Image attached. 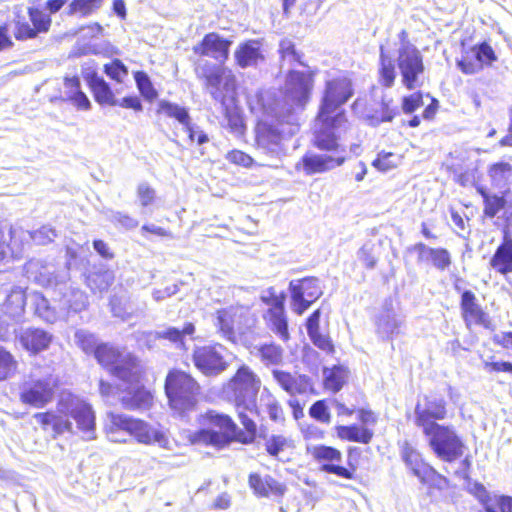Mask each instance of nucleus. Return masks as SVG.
I'll return each instance as SVG.
<instances>
[{"label":"nucleus","instance_id":"f257e3e1","mask_svg":"<svg viewBox=\"0 0 512 512\" xmlns=\"http://www.w3.org/2000/svg\"><path fill=\"white\" fill-rule=\"evenodd\" d=\"M250 110L261 119L256 126L257 149L269 158L280 161L287 155V143L299 131L296 113L278 110L276 94L261 91L247 98Z\"/></svg>","mask_w":512,"mask_h":512},{"label":"nucleus","instance_id":"f03ea898","mask_svg":"<svg viewBox=\"0 0 512 512\" xmlns=\"http://www.w3.org/2000/svg\"><path fill=\"white\" fill-rule=\"evenodd\" d=\"M72 418L78 430L86 440L95 438V414L90 404L82 398L70 393L62 392L55 411L36 413L34 419L46 430L52 427L55 435L73 432Z\"/></svg>","mask_w":512,"mask_h":512},{"label":"nucleus","instance_id":"7ed1b4c3","mask_svg":"<svg viewBox=\"0 0 512 512\" xmlns=\"http://www.w3.org/2000/svg\"><path fill=\"white\" fill-rule=\"evenodd\" d=\"M245 411L243 408L238 409L239 419L245 431L240 430L228 415L213 410L208 411L202 416V424L207 425L208 428L193 432L189 437L191 443L223 448L232 441L245 444L253 442L257 426Z\"/></svg>","mask_w":512,"mask_h":512},{"label":"nucleus","instance_id":"20e7f679","mask_svg":"<svg viewBox=\"0 0 512 512\" xmlns=\"http://www.w3.org/2000/svg\"><path fill=\"white\" fill-rule=\"evenodd\" d=\"M351 81L347 77H339L326 82L324 95L317 116L316 125L319 126L317 144L329 147L335 144L327 134L329 129L347 134L351 130L346 115L341 106L352 96Z\"/></svg>","mask_w":512,"mask_h":512},{"label":"nucleus","instance_id":"39448f33","mask_svg":"<svg viewBox=\"0 0 512 512\" xmlns=\"http://www.w3.org/2000/svg\"><path fill=\"white\" fill-rule=\"evenodd\" d=\"M378 82L385 88L394 85L396 78L395 63L401 76V83L408 90H413L422 85L421 77L425 66L423 55L416 46L406 44L402 49H396L395 60L391 58L384 46H380Z\"/></svg>","mask_w":512,"mask_h":512},{"label":"nucleus","instance_id":"423d86ee","mask_svg":"<svg viewBox=\"0 0 512 512\" xmlns=\"http://www.w3.org/2000/svg\"><path fill=\"white\" fill-rule=\"evenodd\" d=\"M318 133L319 126L316 125L313 143L319 150L326 151L327 153L317 154L308 152L302 157L301 161L296 165V169H302L307 175L324 173L332 170L343 165L346 160L345 147L341 143L346 136L345 133H339L338 131L329 129L327 134L330 136V140L335 142L333 145L329 143V147H321L317 144Z\"/></svg>","mask_w":512,"mask_h":512},{"label":"nucleus","instance_id":"0eeeda50","mask_svg":"<svg viewBox=\"0 0 512 512\" xmlns=\"http://www.w3.org/2000/svg\"><path fill=\"white\" fill-rule=\"evenodd\" d=\"M105 430L109 440L116 443L127 442V437H134L143 444L157 442L163 445L166 441L163 434L152 429L144 421L121 414L109 413Z\"/></svg>","mask_w":512,"mask_h":512},{"label":"nucleus","instance_id":"6e6552de","mask_svg":"<svg viewBox=\"0 0 512 512\" xmlns=\"http://www.w3.org/2000/svg\"><path fill=\"white\" fill-rule=\"evenodd\" d=\"M260 388L259 376L249 366L242 365L225 386V392L235 402L237 409L243 408L252 413Z\"/></svg>","mask_w":512,"mask_h":512},{"label":"nucleus","instance_id":"1a4fd4ad","mask_svg":"<svg viewBox=\"0 0 512 512\" xmlns=\"http://www.w3.org/2000/svg\"><path fill=\"white\" fill-rule=\"evenodd\" d=\"M200 386L194 378L179 370L170 371L165 381V391L172 409L183 413L193 409Z\"/></svg>","mask_w":512,"mask_h":512},{"label":"nucleus","instance_id":"9d476101","mask_svg":"<svg viewBox=\"0 0 512 512\" xmlns=\"http://www.w3.org/2000/svg\"><path fill=\"white\" fill-rule=\"evenodd\" d=\"M94 356L100 365L119 380L135 381L143 372L136 357L130 353L120 352L109 344H101Z\"/></svg>","mask_w":512,"mask_h":512},{"label":"nucleus","instance_id":"9b49d317","mask_svg":"<svg viewBox=\"0 0 512 512\" xmlns=\"http://www.w3.org/2000/svg\"><path fill=\"white\" fill-rule=\"evenodd\" d=\"M313 88V75L311 72H300L290 70L285 81L284 86V99L279 101L278 110L288 113H296L297 109H303L309 101L310 94Z\"/></svg>","mask_w":512,"mask_h":512},{"label":"nucleus","instance_id":"f8f14e48","mask_svg":"<svg viewBox=\"0 0 512 512\" xmlns=\"http://www.w3.org/2000/svg\"><path fill=\"white\" fill-rule=\"evenodd\" d=\"M422 432L438 458L453 462L462 456L464 445L453 427L439 424Z\"/></svg>","mask_w":512,"mask_h":512},{"label":"nucleus","instance_id":"ddd939ff","mask_svg":"<svg viewBox=\"0 0 512 512\" xmlns=\"http://www.w3.org/2000/svg\"><path fill=\"white\" fill-rule=\"evenodd\" d=\"M53 295L54 301L59 303V309L63 316L70 311L80 312L88 305L86 294L71 282L67 266L61 267V272L56 279V288L53 290Z\"/></svg>","mask_w":512,"mask_h":512},{"label":"nucleus","instance_id":"4468645a","mask_svg":"<svg viewBox=\"0 0 512 512\" xmlns=\"http://www.w3.org/2000/svg\"><path fill=\"white\" fill-rule=\"evenodd\" d=\"M56 386V380L51 375L30 378L20 388V400L34 408H43L53 400Z\"/></svg>","mask_w":512,"mask_h":512},{"label":"nucleus","instance_id":"2eb2a0df","mask_svg":"<svg viewBox=\"0 0 512 512\" xmlns=\"http://www.w3.org/2000/svg\"><path fill=\"white\" fill-rule=\"evenodd\" d=\"M289 291L291 309L297 315H302L323 294L319 280L315 277L292 280L289 283Z\"/></svg>","mask_w":512,"mask_h":512},{"label":"nucleus","instance_id":"dca6fc26","mask_svg":"<svg viewBox=\"0 0 512 512\" xmlns=\"http://www.w3.org/2000/svg\"><path fill=\"white\" fill-rule=\"evenodd\" d=\"M158 113H163L169 118L176 119L183 127V130L188 134V139L191 144L197 143L201 146L209 142L208 135L198 126L193 123L188 110L178 104L171 103L166 100H161L158 104Z\"/></svg>","mask_w":512,"mask_h":512},{"label":"nucleus","instance_id":"f3484780","mask_svg":"<svg viewBox=\"0 0 512 512\" xmlns=\"http://www.w3.org/2000/svg\"><path fill=\"white\" fill-rule=\"evenodd\" d=\"M223 64L213 63L205 58H199L195 62L194 71L196 77L203 81L204 87L210 93L211 97L225 106V96L220 89L223 81L224 68Z\"/></svg>","mask_w":512,"mask_h":512},{"label":"nucleus","instance_id":"a211bd4d","mask_svg":"<svg viewBox=\"0 0 512 512\" xmlns=\"http://www.w3.org/2000/svg\"><path fill=\"white\" fill-rule=\"evenodd\" d=\"M221 345H207L196 347L192 360L195 367L206 376H217L228 368L222 354Z\"/></svg>","mask_w":512,"mask_h":512},{"label":"nucleus","instance_id":"6ab92c4d","mask_svg":"<svg viewBox=\"0 0 512 512\" xmlns=\"http://www.w3.org/2000/svg\"><path fill=\"white\" fill-rule=\"evenodd\" d=\"M415 424L423 430L439 425L436 421L446 417V401L441 396H424L415 406Z\"/></svg>","mask_w":512,"mask_h":512},{"label":"nucleus","instance_id":"aec40b11","mask_svg":"<svg viewBox=\"0 0 512 512\" xmlns=\"http://www.w3.org/2000/svg\"><path fill=\"white\" fill-rule=\"evenodd\" d=\"M404 317L393 307L392 300H386L375 317L376 333L382 339H392L401 332Z\"/></svg>","mask_w":512,"mask_h":512},{"label":"nucleus","instance_id":"412c9836","mask_svg":"<svg viewBox=\"0 0 512 512\" xmlns=\"http://www.w3.org/2000/svg\"><path fill=\"white\" fill-rule=\"evenodd\" d=\"M24 272L28 279L54 290L61 268H56L54 264L41 259H31L24 265Z\"/></svg>","mask_w":512,"mask_h":512},{"label":"nucleus","instance_id":"4be33fe9","mask_svg":"<svg viewBox=\"0 0 512 512\" xmlns=\"http://www.w3.org/2000/svg\"><path fill=\"white\" fill-rule=\"evenodd\" d=\"M232 41L222 38L217 33H208L200 44L193 48L195 54L202 57H212L220 64H223L229 57V48Z\"/></svg>","mask_w":512,"mask_h":512},{"label":"nucleus","instance_id":"5701e85b","mask_svg":"<svg viewBox=\"0 0 512 512\" xmlns=\"http://www.w3.org/2000/svg\"><path fill=\"white\" fill-rule=\"evenodd\" d=\"M28 296L21 287L3 284L0 285V309L11 318H20Z\"/></svg>","mask_w":512,"mask_h":512},{"label":"nucleus","instance_id":"b1692460","mask_svg":"<svg viewBox=\"0 0 512 512\" xmlns=\"http://www.w3.org/2000/svg\"><path fill=\"white\" fill-rule=\"evenodd\" d=\"M22 229L2 227L0 225V263H7L14 258H19L23 252Z\"/></svg>","mask_w":512,"mask_h":512},{"label":"nucleus","instance_id":"393cba45","mask_svg":"<svg viewBox=\"0 0 512 512\" xmlns=\"http://www.w3.org/2000/svg\"><path fill=\"white\" fill-rule=\"evenodd\" d=\"M142 373L135 381L120 380L125 386L124 395L120 397V402L127 409H145L149 407L152 401L151 393L140 385Z\"/></svg>","mask_w":512,"mask_h":512},{"label":"nucleus","instance_id":"a878e982","mask_svg":"<svg viewBox=\"0 0 512 512\" xmlns=\"http://www.w3.org/2000/svg\"><path fill=\"white\" fill-rule=\"evenodd\" d=\"M417 254L418 263L432 264L436 269L444 271L451 265V255L445 248H432L419 242L409 248Z\"/></svg>","mask_w":512,"mask_h":512},{"label":"nucleus","instance_id":"bb28decb","mask_svg":"<svg viewBox=\"0 0 512 512\" xmlns=\"http://www.w3.org/2000/svg\"><path fill=\"white\" fill-rule=\"evenodd\" d=\"M272 375L279 386L291 396L313 391L311 379L307 375L292 374L279 369H274Z\"/></svg>","mask_w":512,"mask_h":512},{"label":"nucleus","instance_id":"cd10ccee","mask_svg":"<svg viewBox=\"0 0 512 512\" xmlns=\"http://www.w3.org/2000/svg\"><path fill=\"white\" fill-rule=\"evenodd\" d=\"M16 339L23 349L37 354L49 347L52 335L41 328L29 327L21 328L16 334Z\"/></svg>","mask_w":512,"mask_h":512},{"label":"nucleus","instance_id":"c85d7f7f","mask_svg":"<svg viewBox=\"0 0 512 512\" xmlns=\"http://www.w3.org/2000/svg\"><path fill=\"white\" fill-rule=\"evenodd\" d=\"M236 63L241 68L254 67L264 61L261 43L258 40H248L239 44L234 52Z\"/></svg>","mask_w":512,"mask_h":512},{"label":"nucleus","instance_id":"c756f323","mask_svg":"<svg viewBox=\"0 0 512 512\" xmlns=\"http://www.w3.org/2000/svg\"><path fill=\"white\" fill-rule=\"evenodd\" d=\"M248 483L254 493L260 497H268L270 494L281 496L286 490L285 485L270 475L261 477L258 473H252L249 476Z\"/></svg>","mask_w":512,"mask_h":512},{"label":"nucleus","instance_id":"7c9ffc66","mask_svg":"<svg viewBox=\"0 0 512 512\" xmlns=\"http://www.w3.org/2000/svg\"><path fill=\"white\" fill-rule=\"evenodd\" d=\"M400 455L406 468L418 479L425 475L431 467L424 461L421 453L407 441L401 445Z\"/></svg>","mask_w":512,"mask_h":512},{"label":"nucleus","instance_id":"2f4dec72","mask_svg":"<svg viewBox=\"0 0 512 512\" xmlns=\"http://www.w3.org/2000/svg\"><path fill=\"white\" fill-rule=\"evenodd\" d=\"M490 266L502 275L512 273V238L506 232L503 242L490 259Z\"/></svg>","mask_w":512,"mask_h":512},{"label":"nucleus","instance_id":"473e14b6","mask_svg":"<svg viewBox=\"0 0 512 512\" xmlns=\"http://www.w3.org/2000/svg\"><path fill=\"white\" fill-rule=\"evenodd\" d=\"M85 78L93 92L95 100L99 104L117 106L118 99L114 97L111 88L103 78L99 77L95 72L87 73Z\"/></svg>","mask_w":512,"mask_h":512},{"label":"nucleus","instance_id":"72a5a7b5","mask_svg":"<svg viewBox=\"0 0 512 512\" xmlns=\"http://www.w3.org/2000/svg\"><path fill=\"white\" fill-rule=\"evenodd\" d=\"M28 300L33 306L35 314L42 320L54 323L58 318L63 317L59 306L52 307L49 301L40 292H32L28 295Z\"/></svg>","mask_w":512,"mask_h":512},{"label":"nucleus","instance_id":"f704fd0d","mask_svg":"<svg viewBox=\"0 0 512 512\" xmlns=\"http://www.w3.org/2000/svg\"><path fill=\"white\" fill-rule=\"evenodd\" d=\"M267 318L271 330L283 341L289 339L288 322L285 315L284 307L269 308Z\"/></svg>","mask_w":512,"mask_h":512},{"label":"nucleus","instance_id":"c9c22d12","mask_svg":"<svg viewBox=\"0 0 512 512\" xmlns=\"http://www.w3.org/2000/svg\"><path fill=\"white\" fill-rule=\"evenodd\" d=\"M461 309L465 321H473L474 323H480L484 313L480 306L476 303V297L473 292L466 290L463 292L461 297Z\"/></svg>","mask_w":512,"mask_h":512},{"label":"nucleus","instance_id":"e433bc0d","mask_svg":"<svg viewBox=\"0 0 512 512\" xmlns=\"http://www.w3.org/2000/svg\"><path fill=\"white\" fill-rule=\"evenodd\" d=\"M256 349L257 356L266 366L278 365L283 360V349L274 343L263 344Z\"/></svg>","mask_w":512,"mask_h":512},{"label":"nucleus","instance_id":"4c0bfd02","mask_svg":"<svg viewBox=\"0 0 512 512\" xmlns=\"http://www.w3.org/2000/svg\"><path fill=\"white\" fill-rule=\"evenodd\" d=\"M236 313L233 310H219L216 316V326L219 327V331L222 335L230 340L235 341V329H234V317Z\"/></svg>","mask_w":512,"mask_h":512},{"label":"nucleus","instance_id":"58836bf2","mask_svg":"<svg viewBox=\"0 0 512 512\" xmlns=\"http://www.w3.org/2000/svg\"><path fill=\"white\" fill-rule=\"evenodd\" d=\"M113 282L114 274L110 270L93 272L87 277V285L94 292H103L108 290Z\"/></svg>","mask_w":512,"mask_h":512},{"label":"nucleus","instance_id":"ea45409f","mask_svg":"<svg viewBox=\"0 0 512 512\" xmlns=\"http://www.w3.org/2000/svg\"><path fill=\"white\" fill-rule=\"evenodd\" d=\"M339 436L349 441L368 444L372 439L373 433L369 429L352 425L341 426L339 428Z\"/></svg>","mask_w":512,"mask_h":512},{"label":"nucleus","instance_id":"a19ab883","mask_svg":"<svg viewBox=\"0 0 512 512\" xmlns=\"http://www.w3.org/2000/svg\"><path fill=\"white\" fill-rule=\"evenodd\" d=\"M357 258L367 269H374L379 258V247L368 241L357 252Z\"/></svg>","mask_w":512,"mask_h":512},{"label":"nucleus","instance_id":"79ce46f5","mask_svg":"<svg viewBox=\"0 0 512 512\" xmlns=\"http://www.w3.org/2000/svg\"><path fill=\"white\" fill-rule=\"evenodd\" d=\"M346 371L344 368L335 366L332 369L324 370L325 388L332 392H338L345 382Z\"/></svg>","mask_w":512,"mask_h":512},{"label":"nucleus","instance_id":"37998d69","mask_svg":"<svg viewBox=\"0 0 512 512\" xmlns=\"http://www.w3.org/2000/svg\"><path fill=\"white\" fill-rule=\"evenodd\" d=\"M195 332V326L192 323H186L182 330L175 327H169L165 330L157 332L158 338L168 339L173 343L178 344L179 347L184 348L183 337L192 335Z\"/></svg>","mask_w":512,"mask_h":512},{"label":"nucleus","instance_id":"c03bdc74","mask_svg":"<svg viewBox=\"0 0 512 512\" xmlns=\"http://www.w3.org/2000/svg\"><path fill=\"white\" fill-rule=\"evenodd\" d=\"M489 176L495 186L502 188L512 176V165L507 162L496 163L490 167Z\"/></svg>","mask_w":512,"mask_h":512},{"label":"nucleus","instance_id":"a18cd8bd","mask_svg":"<svg viewBox=\"0 0 512 512\" xmlns=\"http://www.w3.org/2000/svg\"><path fill=\"white\" fill-rule=\"evenodd\" d=\"M261 402L263 403L271 420L274 422L284 421L283 410L277 399L269 391L264 390L261 395Z\"/></svg>","mask_w":512,"mask_h":512},{"label":"nucleus","instance_id":"49530a36","mask_svg":"<svg viewBox=\"0 0 512 512\" xmlns=\"http://www.w3.org/2000/svg\"><path fill=\"white\" fill-rule=\"evenodd\" d=\"M279 53L282 59V66L287 63L292 66L294 63L304 65L301 61L302 54L295 49L294 43L289 39H283L279 44Z\"/></svg>","mask_w":512,"mask_h":512},{"label":"nucleus","instance_id":"de8ad7c7","mask_svg":"<svg viewBox=\"0 0 512 512\" xmlns=\"http://www.w3.org/2000/svg\"><path fill=\"white\" fill-rule=\"evenodd\" d=\"M390 102L391 101L382 100L379 111L377 110L372 114H366V118L370 125L378 126L382 122H390L393 120L397 111L390 107Z\"/></svg>","mask_w":512,"mask_h":512},{"label":"nucleus","instance_id":"09e8293b","mask_svg":"<svg viewBox=\"0 0 512 512\" xmlns=\"http://www.w3.org/2000/svg\"><path fill=\"white\" fill-rule=\"evenodd\" d=\"M75 341L77 345L86 354H96V350L101 345L98 343L96 336L86 330H79L75 333Z\"/></svg>","mask_w":512,"mask_h":512},{"label":"nucleus","instance_id":"8fccbe9b","mask_svg":"<svg viewBox=\"0 0 512 512\" xmlns=\"http://www.w3.org/2000/svg\"><path fill=\"white\" fill-rule=\"evenodd\" d=\"M22 231L25 233L23 236V241L26 240L28 237L38 245L49 244L57 237L56 230L49 226H42L40 229L33 232H28L24 230Z\"/></svg>","mask_w":512,"mask_h":512},{"label":"nucleus","instance_id":"3c124183","mask_svg":"<svg viewBox=\"0 0 512 512\" xmlns=\"http://www.w3.org/2000/svg\"><path fill=\"white\" fill-rule=\"evenodd\" d=\"M28 14L37 34L46 33L49 30L51 26L50 14H47L38 8H29Z\"/></svg>","mask_w":512,"mask_h":512},{"label":"nucleus","instance_id":"603ef678","mask_svg":"<svg viewBox=\"0 0 512 512\" xmlns=\"http://www.w3.org/2000/svg\"><path fill=\"white\" fill-rule=\"evenodd\" d=\"M471 52L473 56L482 64V68L484 66L492 65V63L497 60V56L494 50L486 42H483L479 45H475L471 49Z\"/></svg>","mask_w":512,"mask_h":512},{"label":"nucleus","instance_id":"864d4df0","mask_svg":"<svg viewBox=\"0 0 512 512\" xmlns=\"http://www.w3.org/2000/svg\"><path fill=\"white\" fill-rule=\"evenodd\" d=\"M104 214L106 218L115 226H120L125 229H133L138 226V221L126 213L106 210Z\"/></svg>","mask_w":512,"mask_h":512},{"label":"nucleus","instance_id":"5fc2aeb1","mask_svg":"<svg viewBox=\"0 0 512 512\" xmlns=\"http://www.w3.org/2000/svg\"><path fill=\"white\" fill-rule=\"evenodd\" d=\"M101 0H73L69 5V14L87 16L99 8Z\"/></svg>","mask_w":512,"mask_h":512},{"label":"nucleus","instance_id":"6e6d98bb","mask_svg":"<svg viewBox=\"0 0 512 512\" xmlns=\"http://www.w3.org/2000/svg\"><path fill=\"white\" fill-rule=\"evenodd\" d=\"M17 368L14 357L5 349L0 347V380L11 377Z\"/></svg>","mask_w":512,"mask_h":512},{"label":"nucleus","instance_id":"4d7b16f0","mask_svg":"<svg viewBox=\"0 0 512 512\" xmlns=\"http://www.w3.org/2000/svg\"><path fill=\"white\" fill-rule=\"evenodd\" d=\"M419 481L424 485L438 490H445L448 487V480L439 474L433 467H430Z\"/></svg>","mask_w":512,"mask_h":512},{"label":"nucleus","instance_id":"13d9d810","mask_svg":"<svg viewBox=\"0 0 512 512\" xmlns=\"http://www.w3.org/2000/svg\"><path fill=\"white\" fill-rule=\"evenodd\" d=\"M312 456L318 461L340 462L341 453L337 449L329 446H315L311 451Z\"/></svg>","mask_w":512,"mask_h":512},{"label":"nucleus","instance_id":"bf43d9fd","mask_svg":"<svg viewBox=\"0 0 512 512\" xmlns=\"http://www.w3.org/2000/svg\"><path fill=\"white\" fill-rule=\"evenodd\" d=\"M123 383L119 386H113L112 384L100 380L99 382V392L101 396L110 403H114V400L117 399L120 401V397L124 395L123 389H124Z\"/></svg>","mask_w":512,"mask_h":512},{"label":"nucleus","instance_id":"052dcab7","mask_svg":"<svg viewBox=\"0 0 512 512\" xmlns=\"http://www.w3.org/2000/svg\"><path fill=\"white\" fill-rule=\"evenodd\" d=\"M457 66L465 74H476L482 70V64L473 56L471 51L457 61Z\"/></svg>","mask_w":512,"mask_h":512},{"label":"nucleus","instance_id":"680f3d73","mask_svg":"<svg viewBox=\"0 0 512 512\" xmlns=\"http://www.w3.org/2000/svg\"><path fill=\"white\" fill-rule=\"evenodd\" d=\"M481 194L484 198V213L485 215L489 217H494L503 207L505 204V200L502 197H499L497 195H488L481 191Z\"/></svg>","mask_w":512,"mask_h":512},{"label":"nucleus","instance_id":"e2e57ef3","mask_svg":"<svg viewBox=\"0 0 512 512\" xmlns=\"http://www.w3.org/2000/svg\"><path fill=\"white\" fill-rule=\"evenodd\" d=\"M137 198L142 207H148L153 204L156 199V191L147 183L142 182L137 186Z\"/></svg>","mask_w":512,"mask_h":512},{"label":"nucleus","instance_id":"0e129e2a","mask_svg":"<svg viewBox=\"0 0 512 512\" xmlns=\"http://www.w3.org/2000/svg\"><path fill=\"white\" fill-rule=\"evenodd\" d=\"M135 80L137 83V86L141 92V94L149 99L152 100L157 96L156 90L153 88L152 83L148 76L145 73L138 72L135 75Z\"/></svg>","mask_w":512,"mask_h":512},{"label":"nucleus","instance_id":"69168bd1","mask_svg":"<svg viewBox=\"0 0 512 512\" xmlns=\"http://www.w3.org/2000/svg\"><path fill=\"white\" fill-rule=\"evenodd\" d=\"M105 73L112 79L121 82L127 76L128 71L120 60H114L104 67Z\"/></svg>","mask_w":512,"mask_h":512},{"label":"nucleus","instance_id":"338daca9","mask_svg":"<svg viewBox=\"0 0 512 512\" xmlns=\"http://www.w3.org/2000/svg\"><path fill=\"white\" fill-rule=\"evenodd\" d=\"M14 36L18 40L33 39L37 32L28 22L19 20L15 24Z\"/></svg>","mask_w":512,"mask_h":512},{"label":"nucleus","instance_id":"774afa93","mask_svg":"<svg viewBox=\"0 0 512 512\" xmlns=\"http://www.w3.org/2000/svg\"><path fill=\"white\" fill-rule=\"evenodd\" d=\"M310 416L320 422L328 423L330 421V414L328 408L323 400L316 401L309 410Z\"/></svg>","mask_w":512,"mask_h":512}]
</instances>
